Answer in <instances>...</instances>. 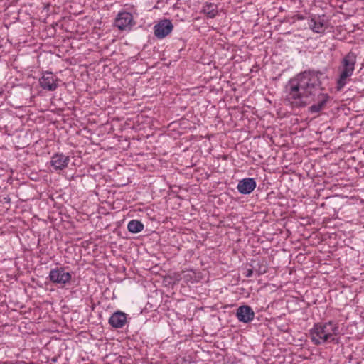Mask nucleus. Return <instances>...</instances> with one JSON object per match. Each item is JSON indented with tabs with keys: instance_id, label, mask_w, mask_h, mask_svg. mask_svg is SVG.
<instances>
[{
	"instance_id": "1",
	"label": "nucleus",
	"mask_w": 364,
	"mask_h": 364,
	"mask_svg": "<svg viewBox=\"0 0 364 364\" xmlns=\"http://www.w3.org/2000/svg\"><path fill=\"white\" fill-rule=\"evenodd\" d=\"M321 71L306 70L291 78L285 86L286 100L293 106L308 107L310 114L322 112L331 100V96L325 92L322 86Z\"/></svg>"
},
{
	"instance_id": "2",
	"label": "nucleus",
	"mask_w": 364,
	"mask_h": 364,
	"mask_svg": "<svg viewBox=\"0 0 364 364\" xmlns=\"http://www.w3.org/2000/svg\"><path fill=\"white\" fill-rule=\"evenodd\" d=\"M339 326L338 323L329 321L325 323H317L310 330V336L315 345L326 343H339Z\"/></svg>"
},
{
	"instance_id": "3",
	"label": "nucleus",
	"mask_w": 364,
	"mask_h": 364,
	"mask_svg": "<svg viewBox=\"0 0 364 364\" xmlns=\"http://www.w3.org/2000/svg\"><path fill=\"white\" fill-rule=\"evenodd\" d=\"M48 279L55 284L65 287L70 282L72 274L64 267H55L50 271Z\"/></svg>"
},
{
	"instance_id": "4",
	"label": "nucleus",
	"mask_w": 364,
	"mask_h": 364,
	"mask_svg": "<svg viewBox=\"0 0 364 364\" xmlns=\"http://www.w3.org/2000/svg\"><path fill=\"white\" fill-rule=\"evenodd\" d=\"M134 25L133 16L131 13L119 12L115 19L114 26L121 31L130 30Z\"/></svg>"
},
{
	"instance_id": "5",
	"label": "nucleus",
	"mask_w": 364,
	"mask_h": 364,
	"mask_svg": "<svg viewBox=\"0 0 364 364\" xmlns=\"http://www.w3.org/2000/svg\"><path fill=\"white\" fill-rule=\"evenodd\" d=\"M173 28V26L170 20H161L154 26V35L157 38L162 39L167 36Z\"/></svg>"
},
{
	"instance_id": "6",
	"label": "nucleus",
	"mask_w": 364,
	"mask_h": 364,
	"mask_svg": "<svg viewBox=\"0 0 364 364\" xmlns=\"http://www.w3.org/2000/svg\"><path fill=\"white\" fill-rule=\"evenodd\" d=\"M59 80L51 72H46L39 79L40 86L43 89L49 91L55 90L58 85Z\"/></svg>"
},
{
	"instance_id": "7",
	"label": "nucleus",
	"mask_w": 364,
	"mask_h": 364,
	"mask_svg": "<svg viewBox=\"0 0 364 364\" xmlns=\"http://www.w3.org/2000/svg\"><path fill=\"white\" fill-rule=\"evenodd\" d=\"M255 314L251 306L242 305L239 306L235 312V316L240 322L244 323H250L255 318Z\"/></svg>"
},
{
	"instance_id": "8",
	"label": "nucleus",
	"mask_w": 364,
	"mask_h": 364,
	"mask_svg": "<svg viewBox=\"0 0 364 364\" xmlns=\"http://www.w3.org/2000/svg\"><path fill=\"white\" fill-rule=\"evenodd\" d=\"M356 63V55L353 52H349L341 60V65L338 71L353 73Z\"/></svg>"
},
{
	"instance_id": "9",
	"label": "nucleus",
	"mask_w": 364,
	"mask_h": 364,
	"mask_svg": "<svg viewBox=\"0 0 364 364\" xmlns=\"http://www.w3.org/2000/svg\"><path fill=\"white\" fill-rule=\"evenodd\" d=\"M256 186L257 183L255 178H245L239 181L237 188L241 194L247 195L251 193Z\"/></svg>"
},
{
	"instance_id": "10",
	"label": "nucleus",
	"mask_w": 364,
	"mask_h": 364,
	"mask_svg": "<svg viewBox=\"0 0 364 364\" xmlns=\"http://www.w3.org/2000/svg\"><path fill=\"white\" fill-rule=\"evenodd\" d=\"M69 161L68 156L56 153L51 157L50 164L55 170H63L68 166Z\"/></svg>"
},
{
	"instance_id": "11",
	"label": "nucleus",
	"mask_w": 364,
	"mask_h": 364,
	"mask_svg": "<svg viewBox=\"0 0 364 364\" xmlns=\"http://www.w3.org/2000/svg\"><path fill=\"white\" fill-rule=\"evenodd\" d=\"M127 323V314L121 311H117L109 318V325L114 328H121Z\"/></svg>"
},
{
	"instance_id": "12",
	"label": "nucleus",
	"mask_w": 364,
	"mask_h": 364,
	"mask_svg": "<svg viewBox=\"0 0 364 364\" xmlns=\"http://www.w3.org/2000/svg\"><path fill=\"white\" fill-rule=\"evenodd\" d=\"M309 28L315 33H321L325 31L324 20L321 16H314L308 22Z\"/></svg>"
},
{
	"instance_id": "13",
	"label": "nucleus",
	"mask_w": 364,
	"mask_h": 364,
	"mask_svg": "<svg viewBox=\"0 0 364 364\" xmlns=\"http://www.w3.org/2000/svg\"><path fill=\"white\" fill-rule=\"evenodd\" d=\"M353 73L338 71V77L336 80V88L337 91H341L347 83L350 81V77Z\"/></svg>"
},
{
	"instance_id": "14",
	"label": "nucleus",
	"mask_w": 364,
	"mask_h": 364,
	"mask_svg": "<svg viewBox=\"0 0 364 364\" xmlns=\"http://www.w3.org/2000/svg\"><path fill=\"white\" fill-rule=\"evenodd\" d=\"M127 229L132 233H138L144 229V224L138 220H132L127 225Z\"/></svg>"
},
{
	"instance_id": "15",
	"label": "nucleus",
	"mask_w": 364,
	"mask_h": 364,
	"mask_svg": "<svg viewBox=\"0 0 364 364\" xmlns=\"http://www.w3.org/2000/svg\"><path fill=\"white\" fill-rule=\"evenodd\" d=\"M203 11L209 18H214L218 12L216 6L212 4L205 5L203 9Z\"/></svg>"
},
{
	"instance_id": "16",
	"label": "nucleus",
	"mask_w": 364,
	"mask_h": 364,
	"mask_svg": "<svg viewBox=\"0 0 364 364\" xmlns=\"http://www.w3.org/2000/svg\"><path fill=\"white\" fill-rule=\"evenodd\" d=\"M267 268L265 265H261L259 269L257 271L258 275L263 274L267 272Z\"/></svg>"
},
{
	"instance_id": "17",
	"label": "nucleus",
	"mask_w": 364,
	"mask_h": 364,
	"mask_svg": "<svg viewBox=\"0 0 364 364\" xmlns=\"http://www.w3.org/2000/svg\"><path fill=\"white\" fill-rule=\"evenodd\" d=\"M245 274L247 277H251L253 275V269H247Z\"/></svg>"
},
{
	"instance_id": "18",
	"label": "nucleus",
	"mask_w": 364,
	"mask_h": 364,
	"mask_svg": "<svg viewBox=\"0 0 364 364\" xmlns=\"http://www.w3.org/2000/svg\"><path fill=\"white\" fill-rule=\"evenodd\" d=\"M4 200L6 203H10V201H11V199H10V198H9V196H7V197L4 198Z\"/></svg>"
},
{
	"instance_id": "19",
	"label": "nucleus",
	"mask_w": 364,
	"mask_h": 364,
	"mask_svg": "<svg viewBox=\"0 0 364 364\" xmlns=\"http://www.w3.org/2000/svg\"><path fill=\"white\" fill-rule=\"evenodd\" d=\"M232 98L231 97L230 100H229V103L232 102Z\"/></svg>"
},
{
	"instance_id": "20",
	"label": "nucleus",
	"mask_w": 364,
	"mask_h": 364,
	"mask_svg": "<svg viewBox=\"0 0 364 364\" xmlns=\"http://www.w3.org/2000/svg\"><path fill=\"white\" fill-rule=\"evenodd\" d=\"M231 90L235 92V88H232Z\"/></svg>"
},
{
	"instance_id": "21",
	"label": "nucleus",
	"mask_w": 364,
	"mask_h": 364,
	"mask_svg": "<svg viewBox=\"0 0 364 364\" xmlns=\"http://www.w3.org/2000/svg\"><path fill=\"white\" fill-rule=\"evenodd\" d=\"M223 364H225V363H223Z\"/></svg>"
}]
</instances>
